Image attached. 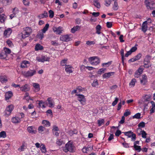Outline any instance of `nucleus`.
Segmentation results:
<instances>
[{
	"mask_svg": "<svg viewBox=\"0 0 155 155\" xmlns=\"http://www.w3.org/2000/svg\"><path fill=\"white\" fill-rule=\"evenodd\" d=\"M75 146L72 143L69 141L65 145V147L63 148V150L65 153L68 151L72 153L74 152Z\"/></svg>",
	"mask_w": 155,
	"mask_h": 155,
	"instance_id": "1",
	"label": "nucleus"
},
{
	"mask_svg": "<svg viewBox=\"0 0 155 155\" xmlns=\"http://www.w3.org/2000/svg\"><path fill=\"white\" fill-rule=\"evenodd\" d=\"M23 29L24 31L22 33V38L24 39L29 36L32 32V30L29 27L25 28Z\"/></svg>",
	"mask_w": 155,
	"mask_h": 155,
	"instance_id": "2",
	"label": "nucleus"
},
{
	"mask_svg": "<svg viewBox=\"0 0 155 155\" xmlns=\"http://www.w3.org/2000/svg\"><path fill=\"white\" fill-rule=\"evenodd\" d=\"M151 95L146 94L145 95L144 97L143 98L141 101H140L139 103L141 104H143L144 106L145 107L147 106L149 103V101L150 100Z\"/></svg>",
	"mask_w": 155,
	"mask_h": 155,
	"instance_id": "3",
	"label": "nucleus"
},
{
	"mask_svg": "<svg viewBox=\"0 0 155 155\" xmlns=\"http://www.w3.org/2000/svg\"><path fill=\"white\" fill-rule=\"evenodd\" d=\"M88 61L91 64L96 65L99 64L100 62V60L97 57L94 56L89 58Z\"/></svg>",
	"mask_w": 155,
	"mask_h": 155,
	"instance_id": "4",
	"label": "nucleus"
},
{
	"mask_svg": "<svg viewBox=\"0 0 155 155\" xmlns=\"http://www.w3.org/2000/svg\"><path fill=\"white\" fill-rule=\"evenodd\" d=\"M36 71L35 70H30L27 71H24L22 72L23 75L26 78L31 77L35 74Z\"/></svg>",
	"mask_w": 155,
	"mask_h": 155,
	"instance_id": "5",
	"label": "nucleus"
},
{
	"mask_svg": "<svg viewBox=\"0 0 155 155\" xmlns=\"http://www.w3.org/2000/svg\"><path fill=\"white\" fill-rule=\"evenodd\" d=\"M144 3L148 9L152 10L155 8V3L149 0H145Z\"/></svg>",
	"mask_w": 155,
	"mask_h": 155,
	"instance_id": "6",
	"label": "nucleus"
},
{
	"mask_svg": "<svg viewBox=\"0 0 155 155\" xmlns=\"http://www.w3.org/2000/svg\"><path fill=\"white\" fill-rule=\"evenodd\" d=\"M124 133L125 136H128V137H132L131 139L133 141H134L135 140L136 138V134L133 133L132 131L124 132Z\"/></svg>",
	"mask_w": 155,
	"mask_h": 155,
	"instance_id": "7",
	"label": "nucleus"
},
{
	"mask_svg": "<svg viewBox=\"0 0 155 155\" xmlns=\"http://www.w3.org/2000/svg\"><path fill=\"white\" fill-rule=\"evenodd\" d=\"M76 95L78 96V100L82 105H84L86 102V99L85 96L82 94H76Z\"/></svg>",
	"mask_w": 155,
	"mask_h": 155,
	"instance_id": "8",
	"label": "nucleus"
},
{
	"mask_svg": "<svg viewBox=\"0 0 155 155\" xmlns=\"http://www.w3.org/2000/svg\"><path fill=\"white\" fill-rule=\"evenodd\" d=\"M13 109V106L12 105L8 106L5 111V115L6 117L9 115Z\"/></svg>",
	"mask_w": 155,
	"mask_h": 155,
	"instance_id": "9",
	"label": "nucleus"
},
{
	"mask_svg": "<svg viewBox=\"0 0 155 155\" xmlns=\"http://www.w3.org/2000/svg\"><path fill=\"white\" fill-rule=\"evenodd\" d=\"M144 70L143 66H140L138 70L135 72V77L138 78L140 75L142 74V73Z\"/></svg>",
	"mask_w": 155,
	"mask_h": 155,
	"instance_id": "10",
	"label": "nucleus"
},
{
	"mask_svg": "<svg viewBox=\"0 0 155 155\" xmlns=\"http://www.w3.org/2000/svg\"><path fill=\"white\" fill-rule=\"evenodd\" d=\"M50 57L45 56H42L41 58H37V60L39 62H44L45 61H49Z\"/></svg>",
	"mask_w": 155,
	"mask_h": 155,
	"instance_id": "11",
	"label": "nucleus"
},
{
	"mask_svg": "<svg viewBox=\"0 0 155 155\" xmlns=\"http://www.w3.org/2000/svg\"><path fill=\"white\" fill-rule=\"evenodd\" d=\"M53 30L54 32L58 34H60L62 33V31L63 30V28L61 27H54L53 28Z\"/></svg>",
	"mask_w": 155,
	"mask_h": 155,
	"instance_id": "12",
	"label": "nucleus"
},
{
	"mask_svg": "<svg viewBox=\"0 0 155 155\" xmlns=\"http://www.w3.org/2000/svg\"><path fill=\"white\" fill-rule=\"evenodd\" d=\"M142 56V54L140 53H139L134 57L131 58L128 61L129 63H131V62H134L137 60H139Z\"/></svg>",
	"mask_w": 155,
	"mask_h": 155,
	"instance_id": "13",
	"label": "nucleus"
},
{
	"mask_svg": "<svg viewBox=\"0 0 155 155\" xmlns=\"http://www.w3.org/2000/svg\"><path fill=\"white\" fill-rule=\"evenodd\" d=\"M60 40L63 41H68L70 40V38L68 35H62L60 37Z\"/></svg>",
	"mask_w": 155,
	"mask_h": 155,
	"instance_id": "14",
	"label": "nucleus"
},
{
	"mask_svg": "<svg viewBox=\"0 0 155 155\" xmlns=\"http://www.w3.org/2000/svg\"><path fill=\"white\" fill-rule=\"evenodd\" d=\"M20 90L21 91L24 92L29 91L30 89L29 85L27 84H26L21 87H20Z\"/></svg>",
	"mask_w": 155,
	"mask_h": 155,
	"instance_id": "15",
	"label": "nucleus"
},
{
	"mask_svg": "<svg viewBox=\"0 0 155 155\" xmlns=\"http://www.w3.org/2000/svg\"><path fill=\"white\" fill-rule=\"evenodd\" d=\"M28 131L30 133L35 134L36 133V130L35 129V128L33 126H30L27 127Z\"/></svg>",
	"mask_w": 155,
	"mask_h": 155,
	"instance_id": "16",
	"label": "nucleus"
},
{
	"mask_svg": "<svg viewBox=\"0 0 155 155\" xmlns=\"http://www.w3.org/2000/svg\"><path fill=\"white\" fill-rule=\"evenodd\" d=\"M73 69V68L71 65H66L65 71L66 72H68L69 73H71L72 72Z\"/></svg>",
	"mask_w": 155,
	"mask_h": 155,
	"instance_id": "17",
	"label": "nucleus"
},
{
	"mask_svg": "<svg viewBox=\"0 0 155 155\" xmlns=\"http://www.w3.org/2000/svg\"><path fill=\"white\" fill-rule=\"evenodd\" d=\"M12 31V30L10 28H8L5 30L4 35L5 36L7 37L11 34Z\"/></svg>",
	"mask_w": 155,
	"mask_h": 155,
	"instance_id": "18",
	"label": "nucleus"
},
{
	"mask_svg": "<svg viewBox=\"0 0 155 155\" xmlns=\"http://www.w3.org/2000/svg\"><path fill=\"white\" fill-rule=\"evenodd\" d=\"M114 74V72H110L104 73L102 76L103 78H108Z\"/></svg>",
	"mask_w": 155,
	"mask_h": 155,
	"instance_id": "19",
	"label": "nucleus"
},
{
	"mask_svg": "<svg viewBox=\"0 0 155 155\" xmlns=\"http://www.w3.org/2000/svg\"><path fill=\"white\" fill-rule=\"evenodd\" d=\"M13 96V94L11 91H8L5 93V99L6 100L10 98Z\"/></svg>",
	"mask_w": 155,
	"mask_h": 155,
	"instance_id": "20",
	"label": "nucleus"
},
{
	"mask_svg": "<svg viewBox=\"0 0 155 155\" xmlns=\"http://www.w3.org/2000/svg\"><path fill=\"white\" fill-rule=\"evenodd\" d=\"M30 62L27 61H22L21 67L22 68H25L27 67V64H29Z\"/></svg>",
	"mask_w": 155,
	"mask_h": 155,
	"instance_id": "21",
	"label": "nucleus"
},
{
	"mask_svg": "<svg viewBox=\"0 0 155 155\" xmlns=\"http://www.w3.org/2000/svg\"><path fill=\"white\" fill-rule=\"evenodd\" d=\"M47 101L48 102V106L50 107H53L54 105L53 101L51 98L49 97L48 98Z\"/></svg>",
	"mask_w": 155,
	"mask_h": 155,
	"instance_id": "22",
	"label": "nucleus"
},
{
	"mask_svg": "<svg viewBox=\"0 0 155 155\" xmlns=\"http://www.w3.org/2000/svg\"><path fill=\"white\" fill-rule=\"evenodd\" d=\"M48 17V13L46 11H45L44 13L40 14L38 15V17L39 19H42L44 18H46Z\"/></svg>",
	"mask_w": 155,
	"mask_h": 155,
	"instance_id": "23",
	"label": "nucleus"
},
{
	"mask_svg": "<svg viewBox=\"0 0 155 155\" xmlns=\"http://www.w3.org/2000/svg\"><path fill=\"white\" fill-rule=\"evenodd\" d=\"M142 77V79L140 80V83L143 85H144L147 82V77L145 75H143Z\"/></svg>",
	"mask_w": 155,
	"mask_h": 155,
	"instance_id": "24",
	"label": "nucleus"
},
{
	"mask_svg": "<svg viewBox=\"0 0 155 155\" xmlns=\"http://www.w3.org/2000/svg\"><path fill=\"white\" fill-rule=\"evenodd\" d=\"M81 28V26H74L71 29V31L72 33H74L76 31L79 30Z\"/></svg>",
	"mask_w": 155,
	"mask_h": 155,
	"instance_id": "25",
	"label": "nucleus"
},
{
	"mask_svg": "<svg viewBox=\"0 0 155 155\" xmlns=\"http://www.w3.org/2000/svg\"><path fill=\"white\" fill-rule=\"evenodd\" d=\"M0 81L2 83L6 82L8 81L7 77L5 76H0Z\"/></svg>",
	"mask_w": 155,
	"mask_h": 155,
	"instance_id": "26",
	"label": "nucleus"
},
{
	"mask_svg": "<svg viewBox=\"0 0 155 155\" xmlns=\"http://www.w3.org/2000/svg\"><path fill=\"white\" fill-rule=\"evenodd\" d=\"M18 9L17 8H15L13 9V14L10 15V16L11 19H12L13 17H15L16 14L17 13H18Z\"/></svg>",
	"mask_w": 155,
	"mask_h": 155,
	"instance_id": "27",
	"label": "nucleus"
},
{
	"mask_svg": "<svg viewBox=\"0 0 155 155\" xmlns=\"http://www.w3.org/2000/svg\"><path fill=\"white\" fill-rule=\"evenodd\" d=\"M21 121L20 119L18 117H13L12 119V121L14 123H18Z\"/></svg>",
	"mask_w": 155,
	"mask_h": 155,
	"instance_id": "28",
	"label": "nucleus"
},
{
	"mask_svg": "<svg viewBox=\"0 0 155 155\" xmlns=\"http://www.w3.org/2000/svg\"><path fill=\"white\" fill-rule=\"evenodd\" d=\"M40 149L41 152L43 153H45L47 150L45 145L43 144H42L40 146Z\"/></svg>",
	"mask_w": 155,
	"mask_h": 155,
	"instance_id": "29",
	"label": "nucleus"
},
{
	"mask_svg": "<svg viewBox=\"0 0 155 155\" xmlns=\"http://www.w3.org/2000/svg\"><path fill=\"white\" fill-rule=\"evenodd\" d=\"M12 0H2V2L3 5L6 6L11 3Z\"/></svg>",
	"mask_w": 155,
	"mask_h": 155,
	"instance_id": "30",
	"label": "nucleus"
},
{
	"mask_svg": "<svg viewBox=\"0 0 155 155\" xmlns=\"http://www.w3.org/2000/svg\"><path fill=\"white\" fill-rule=\"evenodd\" d=\"M43 47L40 44H37L35 47V49L36 51H38V50H42L43 49Z\"/></svg>",
	"mask_w": 155,
	"mask_h": 155,
	"instance_id": "31",
	"label": "nucleus"
},
{
	"mask_svg": "<svg viewBox=\"0 0 155 155\" xmlns=\"http://www.w3.org/2000/svg\"><path fill=\"white\" fill-rule=\"evenodd\" d=\"M6 17L4 14L0 15V21L2 23L5 22Z\"/></svg>",
	"mask_w": 155,
	"mask_h": 155,
	"instance_id": "32",
	"label": "nucleus"
},
{
	"mask_svg": "<svg viewBox=\"0 0 155 155\" xmlns=\"http://www.w3.org/2000/svg\"><path fill=\"white\" fill-rule=\"evenodd\" d=\"M42 123L46 127H49L50 125V123L47 120H43L42 121Z\"/></svg>",
	"mask_w": 155,
	"mask_h": 155,
	"instance_id": "33",
	"label": "nucleus"
},
{
	"mask_svg": "<svg viewBox=\"0 0 155 155\" xmlns=\"http://www.w3.org/2000/svg\"><path fill=\"white\" fill-rule=\"evenodd\" d=\"M101 26L99 25H97L96 28V33L98 34H101V32H100L101 30Z\"/></svg>",
	"mask_w": 155,
	"mask_h": 155,
	"instance_id": "34",
	"label": "nucleus"
},
{
	"mask_svg": "<svg viewBox=\"0 0 155 155\" xmlns=\"http://www.w3.org/2000/svg\"><path fill=\"white\" fill-rule=\"evenodd\" d=\"M33 86L34 87L37 91H38L40 90L39 85L37 83H34L33 84Z\"/></svg>",
	"mask_w": 155,
	"mask_h": 155,
	"instance_id": "35",
	"label": "nucleus"
},
{
	"mask_svg": "<svg viewBox=\"0 0 155 155\" xmlns=\"http://www.w3.org/2000/svg\"><path fill=\"white\" fill-rule=\"evenodd\" d=\"M63 143V141L61 139L57 138V139L56 143L59 146H61Z\"/></svg>",
	"mask_w": 155,
	"mask_h": 155,
	"instance_id": "36",
	"label": "nucleus"
},
{
	"mask_svg": "<svg viewBox=\"0 0 155 155\" xmlns=\"http://www.w3.org/2000/svg\"><path fill=\"white\" fill-rule=\"evenodd\" d=\"M49 26V24H46L45 26L44 27L43 29L42 30V32L43 33H45V32L48 30Z\"/></svg>",
	"mask_w": 155,
	"mask_h": 155,
	"instance_id": "37",
	"label": "nucleus"
},
{
	"mask_svg": "<svg viewBox=\"0 0 155 155\" xmlns=\"http://www.w3.org/2000/svg\"><path fill=\"white\" fill-rule=\"evenodd\" d=\"M150 62H148L146 61H143V64L144 65L143 67L144 68H149L151 66V65H149V64Z\"/></svg>",
	"mask_w": 155,
	"mask_h": 155,
	"instance_id": "38",
	"label": "nucleus"
},
{
	"mask_svg": "<svg viewBox=\"0 0 155 155\" xmlns=\"http://www.w3.org/2000/svg\"><path fill=\"white\" fill-rule=\"evenodd\" d=\"M147 25L143 24L142 26V30L144 32H145L147 30Z\"/></svg>",
	"mask_w": 155,
	"mask_h": 155,
	"instance_id": "39",
	"label": "nucleus"
},
{
	"mask_svg": "<svg viewBox=\"0 0 155 155\" xmlns=\"http://www.w3.org/2000/svg\"><path fill=\"white\" fill-rule=\"evenodd\" d=\"M151 58V56L149 55H147L146 56L145 58L144 59V61H146L147 62H150Z\"/></svg>",
	"mask_w": 155,
	"mask_h": 155,
	"instance_id": "40",
	"label": "nucleus"
},
{
	"mask_svg": "<svg viewBox=\"0 0 155 155\" xmlns=\"http://www.w3.org/2000/svg\"><path fill=\"white\" fill-rule=\"evenodd\" d=\"M104 119L99 120H97V123L99 126H100L104 124Z\"/></svg>",
	"mask_w": 155,
	"mask_h": 155,
	"instance_id": "41",
	"label": "nucleus"
},
{
	"mask_svg": "<svg viewBox=\"0 0 155 155\" xmlns=\"http://www.w3.org/2000/svg\"><path fill=\"white\" fill-rule=\"evenodd\" d=\"M45 128L42 126H40L39 127L38 130L39 133H42V132L45 130Z\"/></svg>",
	"mask_w": 155,
	"mask_h": 155,
	"instance_id": "42",
	"label": "nucleus"
},
{
	"mask_svg": "<svg viewBox=\"0 0 155 155\" xmlns=\"http://www.w3.org/2000/svg\"><path fill=\"white\" fill-rule=\"evenodd\" d=\"M39 103H38L39 107L45 108V106L44 104V103L42 101H38Z\"/></svg>",
	"mask_w": 155,
	"mask_h": 155,
	"instance_id": "43",
	"label": "nucleus"
},
{
	"mask_svg": "<svg viewBox=\"0 0 155 155\" xmlns=\"http://www.w3.org/2000/svg\"><path fill=\"white\" fill-rule=\"evenodd\" d=\"M68 59H64L61 61L60 62V64L62 66H64L66 65V63Z\"/></svg>",
	"mask_w": 155,
	"mask_h": 155,
	"instance_id": "44",
	"label": "nucleus"
},
{
	"mask_svg": "<svg viewBox=\"0 0 155 155\" xmlns=\"http://www.w3.org/2000/svg\"><path fill=\"white\" fill-rule=\"evenodd\" d=\"M94 5L97 8H99L101 7V5L100 3L97 1H94Z\"/></svg>",
	"mask_w": 155,
	"mask_h": 155,
	"instance_id": "45",
	"label": "nucleus"
},
{
	"mask_svg": "<svg viewBox=\"0 0 155 155\" xmlns=\"http://www.w3.org/2000/svg\"><path fill=\"white\" fill-rule=\"evenodd\" d=\"M106 68H102L99 69L97 72V74H101L102 73H104Z\"/></svg>",
	"mask_w": 155,
	"mask_h": 155,
	"instance_id": "46",
	"label": "nucleus"
},
{
	"mask_svg": "<svg viewBox=\"0 0 155 155\" xmlns=\"http://www.w3.org/2000/svg\"><path fill=\"white\" fill-rule=\"evenodd\" d=\"M37 38L41 40L44 38V34L43 32H41L37 35Z\"/></svg>",
	"mask_w": 155,
	"mask_h": 155,
	"instance_id": "47",
	"label": "nucleus"
},
{
	"mask_svg": "<svg viewBox=\"0 0 155 155\" xmlns=\"http://www.w3.org/2000/svg\"><path fill=\"white\" fill-rule=\"evenodd\" d=\"M134 147L135 150H137L138 152H140L141 150L140 146L134 145Z\"/></svg>",
	"mask_w": 155,
	"mask_h": 155,
	"instance_id": "48",
	"label": "nucleus"
},
{
	"mask_svg": "<svg viewBox=\"0 0 155 155\" xmlns=\"http://www.w3.org/2000/svg\"><path fill=\"white\" fill-rule=\"evenodd\" d=\"M4 51L5 52V53L6 55H7V54H10L11 52V50L9 48H4Z\"/></svg>",
	"mask_w": 155,
	"mask_h": 155,
	"instance_id": "49",
	"label": "nucleus"
},
{
	"mask_svg": "<svg viewBox=\"0 0 155 155\" xmlns=\"http://www.w3.org/2000/svg\"><path fill=\"white\" fill-rule=\"evenodd\" d=\"M118 8L117 2L116 1L114 2L113 7V9L114 10H117L118 9Z\"/></svg>",
	"mask_w": 155,
	"mask_h": 155,
	"instance_id": "50",
	"label": "nucleus"
},
{
	"mask_svg": "<svg viewBox=\"0 0 155 155\" xmlns=\"http://www.w3.org/2000/svg\"><path fill=\"white\" fill-rule=\"evenodd\" d=\"M6 137V134L5 131H2L0 132V137L5 138Z\"/></svg>",
	"mask_w": 155,
	"mask_h": 155,
	"instance_id": "51",
	"label": "nucleus"
},
{
	"mask_svg": "<svg viewBox=\"0 0 155 155\" xmlns=\"http://www.w3.org/2000/svg\"><path fill=\"white\" fill-rule=\"evenodd\" d=\"M48 12H49V17H50V18H53L54 17V12L52 10H50Z\"/></svg>",
	"mask_w": 155,
	"mask_h": 155,
	"instance_id": "52",
	"label": "nucleus"
},
{
	"mask_svg": "<svg viewBox=\"0 0 155 155\" xmlns=\"http://www.w3.org/2000/svg\"><path fill=\"white\" fill-rule=\"evenodd\" d=\"M98 85V82L97 80H94L92 84V85L93 87H95Z\"/></svg>",
	"mask_w": 155,
	"mask_h": 155,
	"instance_id": "53",
	"label": "nucleus"
},
{
	"mask_svg": "<svg viewBox=\"0 0 155 155\" xmlns=\"http://www.w3.org/2000/svg\"><path fill=\"white\" fill-rule=\"evenodd\" d=\"M136 81V79L134 78L132 79L131 82L129 83L130 85H132L133 86H134L135 84V83Z\"/></svg>",
	"mask_w": 155,
	"mask_h": 155,
	"instance_id": "54",
	"label": "nucleus"
},
{
	"mask_svg": "<svg viewBox=\"0 0 155 155\" xmlns=\"http://www.w3.org/2000/svg\"><path fill=\"white\" fill-rule=\"evenodd\" d=\"M138 126L139 127H144L145 126V123L143 122H141L138 125Z\"/></svg>",
	"mask_w": 155,
	"mask_h": 155,
	"instance_id": "55",
	"label": "nucleus"
},
{
	"mask_svg": "<svg viewBox=\"0 0 155 155\" xmlns=\"http://www.w3.org/2000/svg\"><path fill=\"white\" fill-rule=\"evenodd\" d=\"M120 53L121 56L122 61L123 62L124 60V50L123 49H121V50Z\"/></svg>",
	"mask_w": 155,
	"mask_h": 155,
	"instance_id": "56",
	"label": "nucleus"
},
{
	"mask_svg": "<svg viewBox=\"0 0 155 155\" xmlns=\"http://www.w3.org/2000/svg\"><path fill=\"white\" fill-rule=\"evenodd\" d=\"M140 114L137 113L133 116V118L139 119L140 118Z\"/></svg>",
	"mask_w": 155,
	"mask_h": 155,
	"instance_id": "57",
	"label": "nucleus"
},
{
	"mask_svg": "<svg viewBox=\"0 0 155 155\" xmlns=\"http://www.w3.org/2000/svg\"><path fill=\"white\" fill-rule=\"evenodd\" d=\"M118 98L117 97H116L115 100L112 103V105L113 106H115L117 103L118 101Z\"/></svg>",
	"mask_w": 155,
	"mask_h": 155,
	"instance_id": "58",
	"label": "nucleus"
},
{
	"mask_svg": "<svg viewBox=\"0 0 155 155\" xmlns=\"http://www.w3.org/2000/svg\"><path fill=\"white\" fill-rule=\"evenodd\" d=\"M95 44V42L94 41H88L86 42V44L89 46L94 45Z\"/></svg>",
	"mask_w": 155,
	"mask_h": 155,
	"instance_id": "59",
	"label": "nucleus"
},
{
	"mask_svg": "<svg viewBox=\"0 0 155 155\" xmlns=\"http://www.w3.org/2000/svg\"><path fill=\"white\" fill-rule=\"evenodd\" d=\"M131 114V112L128 111V110H126L125 111V112L124 114V115L125 116L127 117L128 115H130Z\"/></svg>",
	"mask_w": 155,
	"mask_h": 155,
	"instance_id": "60",
	"label": "nucleus"
},
{
	"mask_svg": "<svg viewBox=\"0 0 155 155\" xmlns=\"http://www.w3.org/2000/svg\"><path fill=\"white\" fill-rule=\"evenodd\" d=\"M106 25L107 28H110L112 26V22H107L106 23Z\"/></svg>",
	"mask_w": 155,
	"mask_h": 155,
	"instance_id": "61",
	"label": "nucleus"
},
{
	"mask_svg": "<svg viewBox=\"0 0 155 155\" xmlns=\"http://www.w3.org/2000/svg\"><path fill=\"white\" fill-rule=\"evenodd\" d=\"M141 134L142 137L144 138H146V137L147 133L144 130H143L141 131Z\"/></svg>",
	"mask_w": 155,
	"mask_h": 155,
	"instance_id": "62",
	"label": "nucleus"
},
{
	"mask_svg": "<svg viewBox=\"0 0 155 155\" xmlns=\"http://www.w3.org/2000/svg\"><path fill=\"white\" fill-rule=\"evenodd\" d=\"M89 150V148L86 147H84L82 149V152L84 153H87Z\"/></svg>",
	"mask_w": 155,
	"mask_h": 155,
	"instance_id": "63",
	"label": "nucleus"
},
{
	"mask_svg": "<svg viewBox=\"0 0 155 155\" xmlns=\"http://www.w3.org/2000/svg\"><path fill=\"white\" fill-rule=\"evenodd\" d=\"M121 131L119 130H117L115 132V135L117 137H119L121 134Z\"/></svg>",
	"mask_w": 155,
	"mask_h": 155,
	"instance_id": "64",
	"label": "nucleus"
}]
</instances>
